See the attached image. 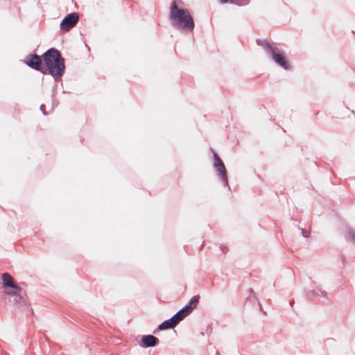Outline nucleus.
I'll use <instances>...</instances> for the list:
<instances>
[{
  "instance_id": "1",
  "label": "nucleus",
  "mask_w": 355,
  "mask_h": 355,
  "mask_svg": "<svg viewBox=\"0 0 355 355\" xmlns=\"http://www.w3.org/2000/svg\"><path fill=\"white\" fill-rule=\"evenodd\" d=\"M42 57L45 74L49 73L55 78H60L65 69L64 59L60 53L55 49H51L44 53Z\"/></svg>"
},
{
  "instance_id": "2",
  "label": "nucleus",
  "mask_w": 355,
  "mask_h": 355,
  "mask_svg": "<svg viewBox=\"0 0 355 355\" xmlns=\"http://www.w3.org/2000/svg\"><path fill=\"white\" fill-rule=\"evenodd\" d=\"M169 17L173 26L178 28L191 32L193 31L194 21L189 11L180 8L175 1L171 3Z\"/></svg>"
},
{
  "instance_id": "3",
  "label": "nucleus",
  "mask_w": 355,
  "mask_h": 355,
  "mask_svg": "<svg viewBox=\"0 0 355 355\" xmlns=\"http://www.w3.org/2000/svg\"><path fill=\"white\" fill-rule=\"evenodd\" d=\"M258 44L270 51L272 58L276 63H277L285 69H288L290 68V64L286 59L284 54L282 53L279 49L272 46L266 41H263L261 42H258Z\"/></svg>"
},
{
  "instance_id": "4",
  "label": "nucleus",
  "mask_w": 355,
  "mask_h": 355,
  "mask_svg": "<svg viewBox=\"0 0 355 355\" xmlns=\"http://www.w3.org/2000/svg\"><path fill=\"white\" fill-rule=\"evenodd\" d=\"M211 150L213 153V158H214L213 166L218 172V175L220 176V180L223 183L224 186L229 187L227 173L225 166L223 160L220 159V157L218 155V153L216 152H215L212 148H211Z\"/></svg>"
},
{
  "instance_id": "5",
  "label": "nucleus",
  "mask_w": 355,
  "mask_h": 355,
  "mask_svg": "<svg viewBox=\"0 0 355 355\" xmlns=\"http://www.w3.org/2000/svg\"><path fill=\"white\" fill-rule=\"evenodd\" d=\"M211 150L213 153V158H214L213 166L218 172V175L220 176V180L223 183L224 186L229 187L227 173L225 166L223 160L220 159V157L218 155V153L216 152H215L212 148H211Z\"/></svg>"
},
{
  "instance_id": "6",
  "label": "nucleus",
  "mask_w": 355,
  "mask_h": 355,
  "mask_svg": "<svg viewBox=\"0 0 355 355\" xmlns=\"http://www.w3.org/2000/svg\"><path fill=\"white\" fill-rule=\"evenodd\" d=\"M24 62L32 69L40 71L45 74V69L42 64V60L39 55L36 54L28 55L25 58Z\"/></svg>"
},
{
  "instance_id": "7",
  "label": "nucleus",
  "mask_w": 355,
  "mask_h": 355,
  "mask_svg": "<svg viewBox=\"0 0 355 355\" xmlns=\"http://www.w3.org/2000/svg\"><path fill=\"white\" fill-rule=\"evenodd\" d=\"M79 19V16L78 13L73 12L68 15L62 21L60 24V28L62 31H68L73 27H74L78 23Z\"/></svg>"
},
{
  "instance_id": "8",
  "label": "nucleus",
  "mask_w": 355,
  "mask_h": 355,
  "mask_svg": "<svg viewBox=\"0 0 355 355\" xmlns=\"http://www.w3.org/2000/svg\"><path fill=\"white\" fill-rule=\"evenodd\" d=\"M159 339L153 335H144L141 337L140 345L143 347H155L159 343Z\"/></svg>"
},
{
  "instance_id": "9",
  "label": "nucleus",
  "mask_w": 355,
  "mask_h": 355,
  "mask_svg": "<svg viewBox=\"0 0 355 355\" xmlns=\"http://www.w3.org/2000/svg\"><path fill=\"white\" fill-rule=\"evenodd\" d=\"M2 285L5 288H10L12 289L21 291V288L14 282L12 276L8 272H4L2 275Z\"/></svg>"
},
{
  "instance_id": "10",
  "label": "nucleus",
  "mask_w": 355,
  "mask_h": 355,
  "mask_svg": "<svg viewBox=\"0 0 355 355\" xmlns=\"http://www.w3.org/2000/svg\"><path fill=\"white\" fill-rule=\"evenodd\" d=\"M177 326V324L173 322V320L171 318L164 320L163 322L158 325L157 329L159 330H166L169 329H173Z\"/></svg>"
},
{
  "instance_id": "11",
  "label": "nucleus",
  "mask_w": 355,
  "mask_h": 355,
  "mask_svg": "<svg viewBox=\"0 0 355 355\" xmlns=\"http://www.w3.org/2000/svg\"><path fill=\"white\" fill-rule=\"evenodd\" d=\"M186 317V314H184L181 310H179L176 313H175L171 319L175 322L177 325Z\"/></svg>"
},
{
  "instance_id": "12",
  "label": "nucleus",
  "mask_w": 355,
  "mask_h": 355,
  "mask_svg": "<svg viewBox=\"0 0 355 355\" xmlns=\"http://www.w3.org/2000/svg\"><path fill=\"white\" fill-rule=\"evenodd\" d=\"M13 302L19 305L25 304L26 300L22 296V292H19L14 296Z\"/></svg>"
},
{
  "instance_id": "13",
  "label": "nucleus",
  "mask_w": 355,
  "mask_h": 355,
  "mask_svg": "<svg viewBox=\"0 0 355 355\" xmlns=\"http://www.w3.org/2000/svg\"><path fill=\"white\" fill-rule=\"evenodd\" d=\"M345 239L351 243H355V232L349 230L345 234Z\"/></svg>"
},
{
  "instance_id": "14",
  "label": "nucleus",
  "mask_w": 355,
  "mask_h": 355,
  "mask_svg": "<svg viewBox=\"0 0 355 355\" xmlns=\"http://www.w3.org/2000/svg\"><path fill=\"white\" fill-rule=\"evenodd\" d=\"M199 300H200V296L195 295L190 300L188 304L190 305V306L192 307V309L193 310L197 306V304L199 302Z\"/></svg>"
},
{
  "instance_id": "15",
  "label": "nucleus",
  "mask_w": 355,
  "mask_h": 355,
  "mask_svg": "<svg viewBox=\"0 0 355 355\" xmlns=\"http://www.w3.org/2000/svg\"><path fill=\"white\" fill-rule=\"evenodd\" d=\"M249 292L250 293V295L248 296V299H251V297H253V299H254L256 301H257V303H258V305H259V309L263 311V313L266 314V312L263 311V308H262V306L261 304V303L258 301L257 298V296L254 292V291L252 290V288H250L249 289Z\"/></svg>"
},
{
  "instance_id": "16",
  "label": "nucleus",
  "mask_w": 355,
  "mask_h": 355,
  "mask_svg": "<svg viewBox=\"0 0 355 355\" xmlns=\"http://www.w3.org/2000/svg\"><path fill=\"white\" fill-rule=\"evenodd\" d=\"M230 2L242 6L248 4L249 0H230Z\"/></svg>"
},
{
  "instance_id": "17",
  "label": "nucleus",
  "mask_w": 355,
  "mask_h": 355,
  "mask_svg": "<svg viewBox=\"0 0 355 355\" xmlns=\"http://www.w3.org/2000/svg\"><path fill=\"white\" fill-rule=\"evenodd\" d=\"M180 310L182 311L184 314H186V316H187L189 313H191L193 309L192 307L190 306V305L187 304L184 306H183Z\"/></svg>"
},
{
  "instance_id": "18",
  "label": "nucleus",
  "mask_w": 355,
  "mask_h": 355,
  "mask_svg": "<svg viewBox=\"0 0 355 355\" xmlns=\"http://www.w3.org/2000/svg\"><path fill=\"white\" fill-rule=\"evenodd\" d=\"M19 292H23V290L21 289V291H18V290L12 289L11 291H5V293L7 295H10V296H15Z\"/></svg>"
},
{
  "instance_id": "19",
  "label": "nucleus",
  "mask_w": 355,
  "mask_h": 355,
  "mask_svg": "<svg viewBox=\"0 0 355 355\" xmlns=\"http://www.w3.org/2000/svg\"><path fill=\"white\" fill-rule=\"evenodd\" d=\"M306 295L308 297H314L318 295V294L314 290H310L306 292Z\"/></svg>"
},
{
  "instance_id": "20",
  "label": "nucleus",
  "mask_w": 355,
  "mask_h": 355,
  "mask_svg": "<svg viewBox=\"0 0 355 355\" xmlns=\"http://www.w3.org/2000/svg\"><path fill=\"white\" fill-rule=\"evenodd\" d=\"M301 232H302V235L303 237H304V238L309 237V232H306L304 229H301Z\"/></svg>"
},
{
  "instance_id": "21",
  "label": "nucleus",
  "mask_w": 355,
  "mask_h": 355,
  "mask_svg": "<svg viewBox=\"0 0 355 355\" xmlns=\"http://www.w3.org/2000/svg\"><path fill=\"white\" fill-rule=\"evenodd\" d=\"M319 291L320 292V294H321V295H322V296H323V297H324L327 298V292H326V291H322V290H321V289H319Z\"/></svg>"
},
{
  "instance_id": "22",
  "label": "nucleus",
  "mask_w": 355,
  "mask_h": 355,
  "mask_svg": "<svg viewBox=\"0 0 355 355\" xmlns=\"http://www.w3.org/2000/svg\"><path fill=\"white\" fill-rule=\"evenodd\" d=\"M220 250H222L223 252L226 253L227 251V248L225 245H221Z\"/></svg>"
},
{
  "instance_id": "23",
  "label": "nucleus",
  "mask_w": 355,
  "mask_h": 355,
  "mask_svg": "<svg viewBox=\"0 0 355 355\" xmlns=\"http://www.w3.org/2000/svg\"><path fill=\"white\" fill-rule=\"evenodd\" d=\"M230 0H220V1L222 3H225L227 2H228Z\"/></svg>"
},
{
  "instance_id": "24",
  "label": "nucleus",
  "mask_w": 355,
  "mask_h": 355,
  "mask_svg": "<svg viewBox=\"0 0 355 355\" xmlns=\"http://www.w3.org/2000/svg\"><path fill=\"white\" fill-rule=\"evenodd\" d=\"M293 303V302H290V305L292 306Z\"/></svg>"
}]
</instances>
